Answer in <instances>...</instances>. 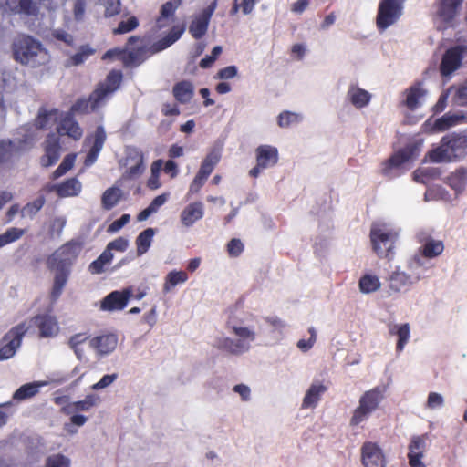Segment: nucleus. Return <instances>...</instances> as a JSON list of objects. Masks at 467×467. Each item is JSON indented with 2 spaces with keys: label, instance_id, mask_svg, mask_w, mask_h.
<instances>
[{
  "label": "nucleus",
  "instance_id": "39448f33",
  "mask_svg": "<svg viewBox=\"0 0 467 467\" xmlns=\"http://www.w3.org/2000/svg\"><path fill=\"white\" fill-rule=\"evenodd\" d=\"M370 242L373 251L379 257H389L398 234L384 223H373L370 229Z\"/></svg>",
  "mask_w": 467,
  "mask_h": 467
},
{
  "label": "nucleus",
  "instance_id": "412c9836",
  "mask_svg": "<svg viewBox=\"0 0 467 467\" xmlns=\"http://www.w3.org/2000/svg\"><path fill=\"white\" fill-rule=\"evenodd\" d=\"M100 402V399L96 394H88L83 400L72 401L60 409V412L65 415H71L79 411H89Z\"/></svg>",
  "mask_w": 467,
  "mask_h": 467
},
{
  "label": "nucleus",
  "instance_id": "338daca9",
  "mask_svg": "<svg viewBox=\"0 0 467 467\" xmlns=\"http://www.w3.org/2000/svg\"><path fill=\"white\" fill-rule=\"evenodd\" d=\"M117 378L118 374L116 373L104 375L97 383L91 386V389L94 390H99L107 388L112 384L117 379Z\"/></svg>",
  "mask_w": 467,
  "mask_h": 467
},
{
  "label": "nucleus",
  "instance_id": "a19ab883",
  "mask_svg": "<svg viewBox=\"0 0 467 467\" xmlns=\"http://www.w3.org/2000/svg\"><path fill=\"white\" fill-rule=\"evenodd\" d=\"M227 327L231 329L236 337H239L238 340L247 342L249 345L251 342L255 340L256 334L253 329L249 327L238 326L234 324L231 320L227 321Z\"/></svg>",
  "mask_w": 467,
  "mask_h": 467
},
{
  "label": "nucleus",
  "instance_id": "72a5a7b5",
  "mask_svg": "<svg viewBox=\"0 0 467 467\" xmlns=\"http://www.w3.org/2000/svg\"><path fill=\"white\" fill-rule=\"evenodd\" d=\"M52 188L59 197L77 196L81 191V183L77 178H70Z\"/></svg>",
  "mask_w": 467,
  "mask_h": 467
},
{
  "label": "nucleus",
  "instance_id": "79ce46f5",
  "mask_svg": "<svg viewBox=\"0 0 467 467\" xmlns=\"http://www.w3.org/2000/svg\"><path fill=\"white\" fill-rule=\"evenodd\" d=\"M391 334L398 336V342L396 345V350L401 352L410 339V325L408 323L402 325H396L389 330Z\"/></svg>",
  "mask_w": 467,
  "mask_h": 467
},
{
  "label": "nucleus",
  "instance_id": "c756f323",
  "mask_svg": "<svg viewBox=\"0 0 467 467\" xmlns=\"http://www.w3.org/2000/svg\"><path fill=\"white\" fill-rule=\"evenodd\" d=\"M347 98L355 108L362 109L368 105L371 94L358 86L351 85L348 88Z\"/></svg>",
  "mask_w": 467,
  "mask_h": 467
},
{
  "label": "nucleus",
  "instance_id": "4be33fe9",
  "mask_svg": "<svg viewBox=\"0 0 467 467\" xmlns=\"http://www.w3.org/2000/svg\"><path fill=\"white\" fill-rule=\"evenodd\" d=\"M182 0H170L161 6L160 15L156 19V27L162 29L169 26L173 21L176 10L181 6Z\"/></svg>",
  "mask_w": 467,
  "mask_h": 467
},
{
  "label": "nucleus",
  "instance_id": "f8f14e48",
  "mask_svg": "<svg viewBox=\"0 0 467 467\" xmlns=\"http://www.w3.org/2000/svg\"><path fill=\"white\" fill-rule=\"evenodd\" d=\"M31 322L37 328L39 338H54L60 332L58 320L53 315L38 314L31 318Z\"/></svg>",
  "mask_w": 467,
  "mask_h": 467
},
{
  "label": "nucleus",
  "instance_id": "bb28decb",
  "mask_svg": "<svg viewBox=\"0 0 467 467\" xmlns=\"http://www.w3.org/2000/svg\"><path fill=\"white\" fill-rule=\"evenodd\" d=\"M57 132L66 134L74 140H79L83 135V130L71 114H67L61 119L57 127Z\"/></svg>",
  "mask_w": 467,
  "mask_h": 467
},
{
  "label": "nucleus",
  "instance_id": "c85d7f7f",
  "mask_svg": "<svg viewBox=\"0 0 467 467\" xmlns=\"http://www.w3.org/2000/svg\"><path fill=\"white\" fill-rule=\"evenodd\" d=\"M327 390V387L322 383H312L306 390L302 401V409L316 408L321 400V396Z\"/></svg>",
  "mask_w": 467,
  "mask_h": 467
},
{
  "label": "nucleus",
  "instance_id": "cd10ccee",
  "mask_svg": "<svg viewBox=\"0 0 467 467\" xmlns=\"http://www.w3.org/2000/svg\"><path fill=\"white\" fill-rule=\"evenodd\" d=\"M118 343V338L113 334L103 335L93 337L89 344L98 353L106 355L112 352Z\"/></svg>",
  "mask_w": 467,
  "mask_h": 467
},
{
  "label": "nucleus",
  "instance_id": "49530a36",
  "mask_svg": "<svg viewBox=\"0 0 467 467\" xmlns=\"http://www.w3.org/2000/svg\"><path fill=\"white\" fill-rule=\"evenodd\" d=\"M358 287L362 293L369 294L380 287V282L376 275H365L359 279Z\"/></svg>",
  "mask_w": 467,
  "mask_h": 467
},
{
  "label": "nucleus",
  "instance_id": "5701e85b",
  "mask_svg": "<svg viewBox=\"0 0 467 467\" xmlns=\"http://www.w3.org/2000/svg\"><path fill=\"white\" fill-rule=\"evenodd\" d=\"M462 2L463 0H441L437 15L447 26L451 25Z\"/></svg>",
  "mask_w": 467,
  "mask_h": 467
},
{
  "label": "nucleus",
  "instance_id": "13d9d810",
  "mask_svg": "<svg viewBox=\"0 0 467 467\" xmlns=\"http://www.w3.org/2000/svg\"><path fill=\"white\" fill-rule=\"evenodd\" d=\"M57 113L58 110L56 109L47 110L45 108H40L36 118V125L40 129L46 128L49 124L50 118L52 116H57Z\"/></svg>",
  "mask_w": 467,
  "mask_h": 467
},
{
  "label": "nucleus",
  "instance_id": "bf43d9fd",
  "mask_svg": "<svg viewBox=\"0 0 467 467\" xmlns=\"http://www.w3.org/2000/svg\"><path fill=\"white\" fill-rule=\"evenodd\" d=\"M244 244L238 238L231 239L226 245V250L230 257H238L244 252Z\"/></svg>",
  "mask_w": 467,
  "mask_h": 467
},
{
  "label": "nucleus",
  "instance_id": "c9c22d12",
  "mask_svg": "<svg viewBox=\"0 0 467 467\" xmlns=\"http://www.w3.org/2000/svg\"><path fill=\"white\" fill-rule=\"evenodd\" d=\"M129 161H134V165L130 166L126 174L128 178L133 179L140 176L144 171L143 154L137 149H133L128 155Z\"/></svg>",
  "mask_w": 467,
  "mask_h": 467
},
{
  "label": "nucleus",
  "instance_id": "c03bdc74",
  "mask_svg": "<svg viewBox=\"0 0 467 467\" xmlns=\"http://www.w3.org/2000/svg\"><path fill=\"white\" fill-rule=\"evenodd\" d=\"M188 280V274L185 271H171L168 273L163 285V291L169 292L177 285Z\"/></svg>",
  "mask_w": 467,
  "mask_h": 467
},
{
  "label": "nucleus",
  "instance_id": "0eeeda50",
  "mask_svg": "<svg viewBox=\"0 0 467 467\" xmlns=\"http://www.w3.org/2000/svg\"><path fill=\"white\" fill-rule=\"evenodd\" d=\"M42 51L40 42L29 36H20L14 42V57L22 64H35L36 62V58Z\"/></svg>",
  "mask_w": 467,
  "mask_h": 467
},
{
  "label": "nucleus",
  "instance_id": "0e129e2a",
  "mask_svg": "<svg viewBox=\"0 0 467 467\" xmlns=\"http://www.w3.org/2000/svg\"><path fill=\"white\" fill-rule=\"evenodd\" d=\"M444 404L443 397L437 392H430L427 399L426 406L430 410L441 408Z\"/></svg>",
  "mask_w": 467,
  "mask_h": 467
},
{
  "label": "nucleus",
  "instance_id": "5fc2aeb1",
  "mask_svg": "<svg viewBox=\"0 0 467 467\" xmlns=\"http://www.w3.org/2000/svg\"><path fill=\"white\" fill-rule=\"evenodd\" d=\"M95 52L96 50L88 44L82 45L78 51L70 57L71 64L78 66L84 63L90 56L94 55Z\"/></svg>",
  "mask_w": 467,
  "mask_h": 467
},
{
  "label": "nucleus",
  "instance_id": "e2e57ef3",
  "mask_svg": "<svg viewBox=\"0 0 467 467\" xmlns=\"http://www.w3.org/2000/svg\"><path fill=\"white\" fill-rule=\"evenodd\" d=\"M453 103L457 106L467 107V82L457 88Z\"/></svg>",
  "mask_w": 467,
  "mask_h": 467
},
{
  "label": "nucleus",
  "instance_id": "ddd939ff",
  "mask_svg": "<svg viewBox=\"0 0 467 467\" xmlns=\"http://www.w3.org/2000/svg\"><path fill=\"white\" fill-rule=\"evenodd\" d=\"M361 462L364 467H386L387 459L380 446L366 441L361 447Z\"/></svg>",
  "mask_w": 467,
  "mask_h": 467
},
{
  "label": "nucleus",
  "instance_id": "a18cd8bd",
  "mask_svg": "<svg viewBox=\"0 0 467 467\" xmlns=\"http://www.w3.org/2000/svg\"><path fill=\"white\" fill-rule=\"evenodd\" d=\"M209 21L201 16H196L189 26V32L195 39L202 38L207 32Z\"/></svg>",
  "mask_w": 467,
  "mask_h": 467
},
{
  "label": "nucleus",
  "instance_id": "20e7f679",
  "mask_svg": "<svg viewBox=\"0 0 467 467\" xmlns=\"http://www.w3.org/2000/svg\"><path fill=\"white\" fill-rule=\"evenodd\" d=\"M384 399V389L375 387L365 391L359 398L358 406L353 410L349 420L350 427H358L367 421L372 412L379 407Z\"/></svg>",
  "mask_w": 467,
  "mask_h": 467
},
{
  "label": "nucleus",
  "instance_id": "1a4fd4ad",
  "mask_svg": "<svg viewBox=\"0 0 467 467\" xmlns=\"http://www.w3.org/2000/svg\"><path fill=\"white\" fill-rule=\"evenodd\" d=\"M467 52V47L457 45L448 48L442 55L440 64V73L443 78H451L458 70Z\"/></svg>",
  "mask_w": 467,
  "mask_h": 467
},
{
  "label": "nucleus",
  "instance_id": "473e14b6",
  "mask_svg": "<svg viewBox=\"0 0 467 467\" xmlns=\"http://www.w3.org/2000/svg\"><path fill=\"white\" fill-rule=\"evenodd\" d=\"M172 94L178 102L186 104L190 102L193 97V85L187 80L180 81L173 86Z\"/></svg>",
  "mask_w": 467,
  "mask_h": 467
},
{
  "label": "nucleus",
  "instance_id": "864d4df0",
  "mask_svg": "<svg viewBox=\"0 0 467 467\" xmlns=\"http://www.w3.org/2000/svg\"><path fill=\"white\" fill-rule=\"evenodd\" d=\"M302 120L300 114L288 110L283 111L277 118V123L280 128H289L294 124H297Z\"/></svg>",
  "mask_w": 467,
  "mask_h": 467
},
{
  "label": "nucleus",
  "instance_id": "423d86ee",
  "mask_svg": "<svg viewBox=\"0 0 467 467\" xmlns=\"http://www.w3.org/2000/svg\"><path fill=\"white\" fill-rule=\"evenodd\" d=\"M28 329L29 325L26 321H23L4 335L0 340V360H6L15 356Z\"/></svg>",
  "mask_w": 467,
  "mask_h": 467
},
{
  "label": "nucleus",
  "instance_id": "f257e3e1",
  "mask_svg": "<svg viewBox=\"0 0 467 467\" xmlns=\"http://www.w3.org/2000/svg\"><path fill=\"white\" fill-rule=\"evenodd\" d=\"M79 251L80 244L75 240H70L55 250L47 258V267L55 274L50 293L53 300H57L61 296Z\"/></svg>",
  "mask_w": 467,
  "mask_h": 467
},
{
  "label": "nucleus",
  "instance_id": "69168bd1",
  "mask_svg": "<svg viewBox=\"0 0 467 467\" xmlns=\"http://www.w3.org/2000/svg\"><path fill=\"white\" fill-rule=\"evenodd\" d=\"M129 246V242L124 237H119L115 240L109 242L106 247L107 250L109 252H112V250L118 251V252H124L127 250Z\"/></svg>",
  "mask_w": 467,
  "mask_h": 467
},
{
  "label": "nucleus",
  "instance_id": "b1692460",
  "mask_svg": "<svg viewBox=\"0 0 467 467\" xmlns=\"http://www.w3.org/2000/svg\"><path fill=\"white\" fill-rule=\"evenodd\" d=\"M214 347L231 355H241L250 349V345L243 340H234L230 337L218 338Z\"/></svg>",
  "mask_w": 467,
  "mask_h": 467
},
{
  "label": "nucleus",
  "instance_id": "3c124183",
  "mask_svg": "<svg viewBox=\"0 0 467 467\" xmlns=\"http://www.w3.org/2000/svg\"><path fill=\"white\" fill-rule=\"evenodd\" d=\"M140 23L135 16H130L127 20H122L118 26L112 29L113 35H123L135 30Z\"/></svg>",
  "mask_w": 467,
  "mask_h": 467
},
{
  "label": "nucleus",
  "instance_id": "9b49d317",
  "mask_svg": "<svg viewBox=\"0 0 467 467\" xmlns=\"http://www.w3.org/2000/svg\"><path fill=\"white\" fill-rule=\"evenodd\" d=\"M460 123H467V116L462 113H446L441 118L432 120L428 119L421 127L422 132L433 134L444 131L451 127L456 126Z\"/></svg>",
  "mask_w": 467,
  "mask_h": 467
},
{
  "label": "nucleus",
  "instance_id": "f03ea898",
  "mask_svg": "<svg viewBox=\"0 0 467 467\" xmlns=\"http://www.w3.org/2000/svg\"><path fill=\"white\" fill-rule=\"evenodd\" d=\"M123 74L119 69L109 72L103 81H99L88 98H79L70 108L72 114H88L106 105L114 93L119 89Z\"/></svg>",
  "mask_w": 467,
  "mask_h": 467
},
{
  "label": "nucleus",
  "instance_id": "58836bf2",
  "mask_svg": "<svg viewBox=\"0 0 467 467\" xmlns=\"http://www.w3.org/2000/svg\"><path fill=\"white\" fill-rule=\"evenodd\" d=\"M155 230L153 228H147L142 231L136 238L137 255L141 256L146 254L150 249Z\"/></svg>",
  "mask_w": 467,
  "mask_h": 467
},
{
  "label": "nucleus",
  "instance_id": "2f4dec72",
  "mask_svg": "<svg viewBox=\"0 0 467 467\" xmlns=\"http://www.w3.org/2000/svg\"><path fill=\"white\" fill-rule=\"evenodd\" d=\"M147 48L145 46L138 47L128 50L124 48V55L122 57V63L125 67H137L140 65L146 59Z\"/></svg>",
  "mask_w": 467,
  "mask_h": 467
},
{
  "label": "nucleus",
  "instance_id": "052dcab7",
  "mask_svg": "<svg viewBox=\"0 0 467 467\" xmlns=\"http://www.w3.org/2000/svg\"><path fill=\"white\" fill-rule=\"evenodd\" d=\"M70 461L62 454L49 456L47 459L45 467H69Z\"/></svg>",
  "mask_w": 467,
  "mask_h": 467
},
{
  "label": "nucleus",
  "instance_id": "f704fd0d",
  "mask_svg": "<svg viewBox=\"0 0 467 467\" xmlns=\"http://www.w3.org/2000/svg\"><path fill=\"white\" fill-rule=\"evenodd\" d=\"M420 242L424 243L421 246L420 253L426 258H433L440 255L444 250L442 241L434 240L432 238L420 237Z\"/></svg>",
  "mask_w": 467,
  "mask_h": 467
},
{
  "label": "nucleus",
  "instance_id": "9d476101",
  "mask_svg": "<svg viewBox=\"0 0 467 467\" xmlns=\"http://www.w3.org/2000/svg\"><path fill=\"white\" fill-rule=\"evenodd\" d=\"M256 165L250 170L249 175L257 178L262 170L274 167L279 159L277 148L271 145H260L255 149Z\"/></svg>",
  "mask_w": 467,
  "mask_h": 467
},
{
  "label": "nucleus",
  "instance_id": "2eb2a0df",
  "mask_svg": "<svg viewBox=\"0 0 467 467\" xmlns=\"http://www.w3.org/2000/svg\"><path fill=\"white\" fill-rule=\"evenodd\" d=\"M427 434L412 436L408 447V462L410 467H427L422 462L427 448Z\"/></svg>",
  "mask_w": 467,
  "mask_h": 467
},
{
  "label": "nucleus",
  "instance_id": "dca6fc26",
  "mask_svg": "<svg viewBox=\"0 0 467 467\" xmlns=\"http://www.w3.org/2000/svg\"><path fill=\"white\" fill-rule=\"evenodd\" d=\"M106 139L107 135L102 126H98L94 133L86 138V142H90L92 145L85 158V166L88 167L95 163L104 146Z\"/></svg>",
  "mask_w": 467,
  "mask_h": 467
},
{
  "label": "nucleus",
  "instance_id": "680f3d73",
  "mask_svg": "<svg viewBox=\"0 0 467 467\" xmlns=\"http://www.w3.org/2000/svg\"><path fill=\"white\" fill-rule=\"evenodd\" d=\"M121 2L120 0H106L104 16L106 17H112L120 14Z\"/></svg>",
  "mask_w": 467,
  "mask_h": 467
},
{
  "label": "nucleus",
  "instance_id": "8fccbe9b",
  "mask_svg": "<svg viewBox=\"0 0 467 467\" xmlns=\"http://www.w3.org/2000/svg\"><path fill=\"white\" fill-rule=\"evenodd\" d=\"M17 2V11L27 16H36L38 13L39 0H7V3Z\"/></svg>",
  "mask_w": 467,
  "mask_h": 467
},
{
  "label": "nucleus",
  "instance_id": "e433bc0d",
  "mask_svg": "<svg viewBox=\"0 0 467 467\" xmlns=\"http://www.w3.org/2000/svg\"><path fill=\"white\" fill-rule=\"evenodd\" d=\"M220 160L221 154L219 151L215 150L210 151L202 161L197 173L207 180L215 166L219 163Z\"/></svg>",
  "mask_w": 467,
  "mask_h": 467
},
{
  "label": "nucleus",
  "instance_id": "f3484780",
  "mask_svg": "<svg viewBox=\"0 0 467 467\" xmlns=\"http://www.w3.org/2000/svg\"><path fill=\"white\" fill-rule=\"evenodd\" d=\"M60 138L57 134L50 133L45 140V153L40 159L43 167L48 168L57 163L60 157Z\"/></svg>",
  "mask_w": 467,
  "mask_h": 467
},
{
  "label": "nucleus",
  "instance_id": "4c0bfd02",
  "mask_svg": "<svg viewBox=\"0 0 467 467\" xmlns=\"http://www.w3.org/2000/svg\"><path fill=\"white\" fill-rule=\"evenodd\" d=\"M122 199V192L119 187L108 188L101 196V206L104 210L109 211L115 207Z\"/></svg>",
  "mask_w": 467,
  "mask_h": 467
},
{
  "label": "nucleus",
  "instance_id": "6e6552de",
  "mask_svg": "<svg viewBox=\"0 0 467 467\" xmlns=\"http://www.w3.org/2000/svg\"><path fill=\"white\" fill-rule=\"evenodd\" d=\"M405 0H380L376 18L377 27L384 31L401 16Z\"/></svg>",
  "mask_w": 467,
  "mask_h": 467
},
{
  "label": "nucleus",
  "instance_id": "6ab92c4d",
  "mask_svg": "<svg viewBox=\"0 0 467 467\" xmlns=\"http://www.w3.org/2000/svg\"><path fill=\"white\" fill-rule=\"evenodd\" d=\"M130 296V288L122 291H113L101 301L100 308L107 311L122 310L126 307Z\"/></svg>",
  "mask_w": 467,
  "mask_h": 467
},
{
  "label": "nucleus",
  "instance_id": "37998d69",
  "mask_svg": "<svg viewBox=\"0 0 467 467\" xmlns=\"http://www.w3.org/2000/svg\"><path fill=\"white\" fill-rule=\"evenodd\" d=\"M112 259V252L105 249L101 254L89 265L88 271L91 274H101L104 272L105 266L109 265Z\"/></svg>",
  "mask_w": 467,
  "mask_h": 467
},
{
  "label": "nucleus",
  "instance_id": "4468645a",
  "mask_svg": "<svg viewBox=\"0 0 467 467\" xmlns=\"http://www.w3.org/2000/svg\"><path fill=\"white\" fill-rule=\"evenodd\" d=\"M419 149L416 144H408L393 153L384 163L382 170L385 175L389 174L390 170L399 168L402 164L415 159L418 156Z\"/></svg>",
  "mask_w": 467,
  "mask_h": 467
},
{
  "label": "nucleus",
  "instance_id": "6e6d98bb",
  "mask_svg": "<svg viewBox=\"0 0 467 467\" xmlns=\"http://www.w3.org/2000/svg\"><path fill=\"white\" fill-rule=\"evenodd\" d=\"M45 202V197L41 195L33 202L26 203L22 209L23 215L29 217L35 216L42 209Z\"/></svg>",
  "mask_w": 467,
  "mask_h": 467
},
{
  "label": "nucleus",
  "instance_id": "7c9ffc66",
  "mask_svg": "<svg viewBox=\"0 0 467 467\" xmlns=\"http://www.w3.org/2000/svg\"><path fill=\"white\" fill-rule=\"evenodd\" d=\"M447 183L457 194L462 193L467 183V168L461 166L451 172L445 180Z\"/></svg>",
  "mask_w": 467,
  "mask_h": 467
},
{
  "label": "nucleus",
  "instance_id": "7ed1b4c3",
  "mask_svg": "<svg viewBox=\"0 0 467 467\" xmlns=\"http://www.w3.org/2000/svg\"><path fill=\"white\" fill-rule=\"evenodd\" d=\"M431 162H457L467 157V130L444 135L439 146L428 152Z\"/></svg>",
  "mask_w": 467,
  "mask_h": 467
},
{
  "label": "nucleus",
  "instance_id": "603ef678",
  "mask_svg": "<svg viewBox=\"0 0 467 467\" xmlns=\"http://www.w3.org/2000/svg\"><path fill=\"white\" fill-rule=\"evenodd\" d=\"M76 161V154L69 153L65 156L62 162L59 164V166L53 171L52 173V179L57 180L59 177L66 174L69 170H71L74 166Z\"/></svg>",
  "mask_w": 467,
  "mask_h": 467
},
{
  "label": "nucleus",
  "instance_id": "4d7b16f0",
  "mask_svg": "<svg viewBox=\"0 0 467 467\" xmlns=\"http://www.w3.org/2000/svg\"><path fill=\"white\" fill-rule=\"evenodd\" d=\"M439 171L435 168L417 169L413 172V179L420 183H427L430 179H433L438 175Z\"/></svg>",
  "mask_w": 467,
  "mask_h": 467
},
{
  "label": "nucleus",
  "instance_id": "ea45409f",
  "mask_svg": "<svg viewBox=\"0 0 467 467\" xmlns=\"http://www.w3.org/2000/svg\"><path fill=\"white\" fill-rule=\"evenodd\" d=\"M20 154V147L11 140H0V163L11 161Z\"/></svg>",
  "mask_w": 467,
  "mask_h": 467
},
{
  "label": "nucleus",
  "instance_id": "a878e982",
  "mask_svg": "<svg viewBox=\"0 0 467 467\" xmlns=\"http://www.w3.org/2000/svg\"><path fill=\"white\" fill-rule=\"evenodd\" d=\"M204 214L203 204L201 202H194L188 204L181 213V222L186 226L190 227L197 221L202 219Z\"/></svg>",
  "mask_w": 467,
  "mask_h": 467
},
{
  "label": "nucleus",
  "instance_id": "aec40b11",
  "mask_svg": "<svg viewBox=\"0 0 467 467\" xmlns=\"http://www.w3.org/2000/svg\"><path fill=\"white\" fill-rule=\"evenodd\" d=\"M419 277L412 278L410 275L397 268L388 277L389 288L394 293L407 291Z\"/></svg>",
  "mask_w": 467,
  "mask_h": 467
},
{
  "label": "nucleus",
  "instance_id": "a211bd4d",
  "mask_svg": "<svg viewBox=\"0 0 467 467\" xmlns=\"http://www.w3.org/2000/svg\"><path fill=\"white\" fill-rule=\"evenodd\" d=\"M403 93L405 99L400 102V105L410 111H414L421 106V99L427 95V90L423 88L421 81H417L406 88Z\"/></svg>",
  "mask_w": 467,
  "mask_h": 467
},
{
  "label": "nucleus",
  "instance_id": "393cba45",
  "mask_svg": "<svg viewBox=\"0 0 467 467\" xmlns=\"http://www.w3.org/2000/svg\"><path fill=\"white\" fill-rule=\"evenodd\" d=\"M185 26L183 25H176L171 27L167 36L155 42L150 47L151 54L161 52L175 43L184 33Z\"/></svg>",
  "mask_w": 467,
  "mask_h": 467
},
{
  "label": "nucleus",
  "instance_id": "de8ad7c7",
  "mask_svg": "<svg viewBox=\"0 0 467 467\" xmlns=\"http://www.w3.org/2000/svg\"><path fill=\"white\" fill-rule=\"evenodd\" d=\"M40 384L27 383L22 385L13 395L16 400H23L34 397L38 393Z\"/></svg>",
  "mask_w": 467,
  "mask_h": 467
},
{
  "label": "nucleus",
  "instance_id": "774afa93",
  "mask_svg": "<svg viewBox=\"0 0 467 467\" xmlns=\"http://www.w3.org/2000/svg\"><path fill=\"white\" fill-rule=\"evenodd\" d=\"M449 91H450V89H448L446 91H443L440 95L437 102L432 107V112L434 114L441 113L445 109V108L447 107V101H448V98H449Z\"/></svg>",
  "mask_w": 467,
  "mask_h": 467
},
{
  "label": "nucleus",
  "instance_id": "09e8293b",
  "mask_svg": "<svg viewBox=\"0 0 467 467\" xmlns=\"http://www.w3.org/2000/svg\"><path fill=\"white\" fill-rule=\"evenodd\" d=\"M26 233V229L8 228L4 234H0V248L19 240Z\"/></svg>",
  "mask_w": 467,
  "mask_h": 467
}]
</instances>
